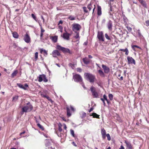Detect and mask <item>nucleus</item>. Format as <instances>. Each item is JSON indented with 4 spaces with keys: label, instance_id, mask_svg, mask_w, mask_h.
I'll list each match as a JSON object with an SVG mask.
<instances>
[{
    "label": "nucleus",
    "instance_id": "b1692460",
    "mask_svg": "<svg viewBox=\"0 0 149 149\" xmlns=\"http://www.w3.org/2000/svg\"><path fill=\"white\" fill-rule=\"evenodd\" d=\"M50 39L52 40L53 42L56 43L57 41L58 36H51L50 37Z\"/></svg>",
    "mask_w": 149,
    "mask_h": 149
},
{
    "label": "nucleus",
    "instance_id": "4468645a",
    "mask_svg": "<svg viewBox=\"0 0 149 149\" xmlns=\"http://www.w3.org/2000/svg\"><path fill=\"white\" fill-rule=\"evenodd\" d=\"M102 67L103 69L104 72L106 74L110 72L109 68L106 65L102 64Z\"/></svg>",
    "mask_w": 149,
    "mask_h": 149
},
{
    "label": "nucleus",
    "instance_id": "7c9ffc66",
    "mask_svg": "<svg viewBox=\"0 0 149 149\" xmlns=\"http://www.w3.org/2000/svg\"><path fill=\"white\" fill-rule=\"evenodd\" d=\"M75 19V17L72 15H70L68 17V19L71 21L74 20Z\"/></svg>",
    "mask_w": 149,
    "mask_h": 149
},
{
    "label": "nucleus",
    "instance_id": "5fc2aeb1",
    "mask_svg": "<svg viewBox=\"0 0 149 149\" xmlns=\"http://www.w3.org/2000/svg\"><path fill=\"white\" fill-rule=\"evenodd\" d=\"M72 144L74 146H75V147H77V144H76V143L74 141H73L72 143Z\"/></svg>",
    "mask_w": 149,
    "mask_h": 149
},
{
    "label": "nucleus",
    "instance_id": "774afa93",
    "mask_svg": "<svg viewBox=\"0 0 149 149\" xmlns=\"http://www.w3.org/2000/svg\"><path fill=\"white\" fill-rule=\"evenodd\" d=\"M116 0H109V1L110 2H113L116 1Z\"/></svg>",
    "mask_w": 149,
    "mask_h": 149
},
{
    "label": "nucleus",
    "instance_id": "0eeeda50",
    "mask_svg": "<svg viewBox=\"0 0 149 149\" xmlns=\"http://www.w3.org/2000/svg\"><path fill=\"white\" fill-rule=\"evenodd\" d=\"M73 79L76 82H82L83 79L81 75L79 74H75L73 75Z\"/></svg>",
    "mask_w": 149,
    "mask_h": 149
},
{
    "label": "nucleus",
    "instance_id": "4be33fe9",
    "mask_svg": "<svg viewBox=\"0 0 149 149\" xmlns=\"http://www.w3.org/2000/svg\"><path fill=\"white\" fill-rule=\"evenodd\" d=\"M84 63L86 64H88L91 62V60L87 57H85L82 59Z\"/></svg>",
    "mask_w": 149,
    "mask_h": 149
},
{
    "label": "nucleus",
    "instance_id": "052dcab7",
    "mask_svg": "<svg viewBox=\"0 0 149 149\" xmlns=\"http://www.w3.org/2000/svg\"><path fill=\"white\" fill-rule=\"evenodd\" d=\"M58 28L61 30H62L63 29V27L61 26V25L59 26Z\"/></svg>",
    "mask_w": 149,
    "mask_h": 149
},
{
    "label": "nucleus",
    "instance_id": "f03ea898",
    "mask_svg": "<svg viewBox=\"0 0 149 149\" xmlns=\"http://www.w3.org/2000/svg\"><path fill=\"white\" fill-rule=\"evenodd\" d=\"M45 145L48 149H55L54 141L52 139H47L45 140Z\"/></svg>",
    "mask_w": 149,
    "mask_h": 149
},
{
    "label": "nucleus",
    "instance_id": "423d86ee",
    "mask_svg": "<svg viewBox=\"0 0 149 149\" xmlns=\"http://www.w3.org/2000/svg\"><path fill=\"white\" fill-rule=\"evenodd\" d=\"M72 30L75 33H77V31H79L81 29V26L77 23H73L72 25Z\"/></svg>",
    "mask_w": 149,
    "mask_h": 149
},
{
    "label": "nucleus",
    "instance_id": "a878e982",
    "mask_svg": "<svg viewBox=\"0 0 149 149\" xmlns=\"http://www.w3.org/2000/svg\"><path fill=\"white\" fill-rule=\"evenodd\" d=\"M123 51L124 52H125V54L126 55H127L129 53V50L127 48H125V49H120L119 50V51Z\"/></svg>",
    "mask_w": 149,
    "mask_h": 149
},
{
    "label": "nucleus",
    "instance_id": "c9c22d12",
    "mask_svg": "<svg viewBox=\"0 0 149 149\" xmlns=\"http://www.w3.org/2000/svg\"><path fill=\"white\" fill-rule=\"evenodd\" d=\"M105 36L106 38L108 40H111V37H109L107 33H105Z\"/></svg>",
    "mask_w": 149,
    "mask_h": 149
},
{
    "label": "nucleus",
    "instance_id": "20e7f679",
    "mask_svg": "<svg viewBox=\"0 0 149 149\" xmlns=\"http://www.w3.org/2000/svg\"><path fill=\"white\" fill-rule=\"evenodd\" d=\"M62 125L61 123L58 125V131H55L56 134L58 135V137H62L65 134V136H66V134L64 133H62Z\"/></svg>",
    "mask_w": 149,
    "mask_h": 149
},
{
    "label": "nucleus",
    "instance_id": "bf43d9fd",
    "mask_svg": "<svg viewBox=\"0 0 149 149\" xmlns=\"http://www.w3.org/2000/svg\"><path fill=\"white\" fill-rule=\"evenodd\" d=\"M118 79L119 80L122 81L123 79V77L122 76H121L120 78H118Z\"/></svg>",
    "mask_w": 149,
    "mask_h": 149
},
{
    "label": "nucleus",
    "instance_id": "0e129e2a",
    "mask_svg": "<svg viewBox=\"0 0 149 149\" xmlns=\"http://www.w3.org/2000/svg\"><path fill=\"white\" fill-rule=\"evenodd\" d=\"M88 57L90 58H93L92 56L91 55H88Z\"/></svg>",
    "mask_w": 149,
    "mask_h": 149
},
{
    "label": "nucleus",
    "instance_id": "e2e57ef3",
    "mask_svg": "<svg viewBox=\"0 0 149 149\" xmlns=\"http://www.w3.org/2000/svg\"><path fill=\"white\" fill-rule=\"evenodd\" d=\"M70 108H71V110L74 111V108L72 106H70Z\"/></svg>",
    "mask_w": 149,
    "mask_h": 149
},
{
    "label": "nucleus",
    "instance_id": "79ce46f5",
    "mask_svg": "<svg viewBox=\"0 0 149 149\" xmlns=\"http://www.w3.org/2000/svg\"><path fill=\"white\" fill-rule=\"evenodd\" d=\"M83 10L85 13H87L88 12V11L86 10V7H83Z\"/></svg>",
    "mask_w": 149,
    "mask_h": 149
},
{
    "label": "nucleus",
    "instance_id": "3c124183",
    "mask_svg": "<svg viewBox=\"0 0 149 149\" xmlns=\"http://www.w3.org/2000/svg\"><path fill=\"white\" fill-rule=\"evenodd\" d=\"M77 72H81V69L79 68H77Z\"/></svg>",
    "mask_w": 149,
    "mask_h": 149
},
{
    "label": "nucleus",
    "instance_id": "f3484780",
    "mask_svg": "<svg viewBox=\"0 0 149 149\" xmlns=\"http://www.w3.org/2000/svg\"><path fill=\"white\" fill-rule=\"evenodd\" d=\"M141 6L145 8H147V5L145 1L143 0H138Z\"/></svg>",
    "mask_w": 149,
    "mask_h": 149
},
{
    "label": "nucleus",
    "instance_id": "ea45409f",
    "mask_svg": "<svg viewBox=\"0 0 149 149\" xmlns=\"http://www.w3.org/2000/svg\"><path fill=\"white\" fill-rule=\"evenodd\" d=\"M106 136H107V140L108 141H110L111 139V138L109 134H107L106 135Z\"/></svg>",
    "mask_w": 149,
    "mask_h": 149
},
{
    "label": "nucleus",
    "instance_id": "a18cd8bd",
    "mask_svg": "<svg viewBox=\"0 0 149 149\" xmlns=\"http://www.w3.org/2000/svg\"><path fill=\"white\" fill-rule=\"evenodd\" d=\"M100 100L102 101L103 105L104 106H106V103L105 102L104 100V99L102 98H101L100 99Z\"/></svg>",
    "mask_w": 149,
    "mask_h": 149
},
{
    "label": "nucleus",
    "instance_id": "72a5a7b5",
    "mask_svg": "<svg viewBox=\"0 0 149 149\" xmlns=\"http://www.w3.org/2000/svg\"><path fill=\"white\" fill-rule=\"evenodd\" d=\"M38 127H39L40 129L42 131H43L44 130V127L39 123H38Z\"/></svg>",
    "mask_w": 149,
    "mask_h": 149
},
{
    "label": "nucleus",
    "instance_id": "a19ab883",
    "mask_svg": "<svg viewBox=\"0 0 149 149\" xmlns=\"http://www.w3.org/2000/svg\"><path fill=\"white\" fill-rule=\"evenodd\" d=\"M17 86L20 88H22L23 86L21 84L17 83Z\"/></svg>",
    "mask_w": 149,
    "mask_h": 149
},
{
    "label": "nucleus",
    "instance_id": "9b49d317",
    "mask_svg": "<svg viewBox=\"0 0 149 149\" xmlns=\"http://www.w3.org/2000/svg\"><path fill=\"white\" fill-rule=\"evenodd\" d=\"M38 81L39 82H41L43 81L44 82H46L48 81V79L45 74L40 75L38 77Z\"/></svg>",
    "mask_w": 149,
    "mask_h": 149
},
{
    "label": "nucleus",
    "instance_id": "49530a36",
    "mask_svg": "<svg viewBox=\"0 0 149 149\" xmlns=\"http://www.w3.org/2000/svg\"><path fill=\"white\" fill-rule=\"evenodd\" d=\"M103 99H104V100H105L106 101H107L108 99H107V96L106 95H103Z\"/></svg>",
    "mask_w": 149,
    "mask_h": 149
},
{
    "label": "nucleus",
    "instance_id": "bb28decb",
    "mask_svg": "<svg viewBox=\"0 0 149 149\" xmlns=\"http://www.w3.org/2000/svg\"><path fill=\"white\" fill-rule=\"evenodd\" d=\"M90 116H92L93 118H97L99 119L100 118L99 117L100 115L97 114L96 113H93L90 114Z\"/></svg>",
    "mask_w": 149,
    "mask_h": 149
},
{
    "label": "nucleus",
    "instance_id": "680f3d73",
    "mask_svg": "<svg viewBox=\"0 0 149 149\" xmlns=\"http://www.w3.org/2000/svg\"><path fill=\"white\" fill-rule=\"evenodd\" d=\"M69 65L71 67L74 66V65L72 64L71 63H69Z\"/></svg>",
    "mask_w": 149,
    "mask_h": 149
},
{
    "label": "nucleus",
    "instance_id": "4c0bfd02",
    "mask_svg": "<svg viewBox=\"0 0 149 149\" xmlns=\"http://www.w3.org/2000/svg\"><path fill=\"white\" fill-rule=\"evenodd\" d=\"M70 131L71 134L73 137H75V134L74 130L72 129H71L70 130Z\"/></svg>",
    "mask_w": 149,
    "mask_h": 149
},
{
    "label": "nucleus",
    "instance_id": "6e6552de",
    "mask_svg": "<svg viewBox=\"0 0 149 149\" xmlns=\"http://www.w3.org/2000/svg\"><path fill=\"white\" fill-rule=\"evenodd\" d=\"M56 49L62 51L64 53H68L70 54H71L69 49L62 47L59 45H57L56 46Z\"/></svg>",
    "mask_w": 149,
    "mask_h": 149
},
{
    "label": "nucleus",
    "instance_id": "2eb2a0df",
    "mask_svg": "<svg viewBox=\"0 0 149 149\" xmlns=\"http://www.w3.org/2000/svg\"><path fill=\"white\" fill-rule=\"evenodd\" d=\"M107 26L109 30L111 31L112 30V28L113 26L112 22L111 20H109L107 22Z\"/></svg>",
    "mask_w": 149,
    "mask_h": 149
},
{
    "label": "nucleus",
    "instance_id": "603ef678",
    "mask_svg": "<svg viewBox=\"0 0 149 149\" xmlns=\"http://www.w3.org/2000/svg\"><path fill=\"white\" fill-rule=\"evenodd\" d=\"M45 31V30L43 29L42 27H41V31L40 32L44 33Z\"/></svg>",
    "mask_w": 149,
    "mask_h": 149
},
{
    "label": "nucleus",
    "instance_id": "8fccbe9b",
    "mask_svg": "<svg viewBox=\"0 0 149 149\" xmlns=\"http://www.w3.org/2000/svg\"><path fill=\"white\" fill-rule=\"evenodd\" d=\"M31 16H32V17L36 21V17L35 16V15L33 14H32Z\"/></svg>",
    "mask_w": 149,
    "mask_h": 149
},
{
    "label": "nucleus",
    "instance_id": "cd10ccee",
    "mask_svg": "<svg viewBox=\"0 0 149 149\" xmlns=\"http://www.w3.org/2000/svg\"><path fill=\"white\" fill-rule=\"evenodd\" d=\"M67 115L68 117H69L71 116L70 109L68 107H66Z\"/></svg>",
    "mask_w": 149,
    "mask_h": 149
},
{
    "label": "nucleus",
    "instance_id": "c03bdc74",
    "mask_svg": "<svg viewBox=\"0 0 149 149\" xmlns=\"http://www.w3.org/2000/svg\"><path fill=\"white\" fill-rule=\"evenodd\" d=\"M43 33L40 32V39L41 40H43Z\"/></svg>",
    "mask_w": 149,
    "mask_h": 149
},
{
    "label": "nucleus",
    "instance_id": "13d9d810",
    "mask_svg": "<svg viewBox=\"0 0 149 149\" xmlns=\"http://www.w3.org/2000/svg\"><path fill=\"white\" fill-rule=\"evenodd\" d=\"M35 57L36 59L37 58V52H36L35 53Z\"/></svg>",
    "mask_w": 149,
    "mask_h": 149
},
{
    "label": "nucleus",
    "instance_id": "2f4dec72",
    "mask_svg": "<svg viewBox=\"0 0 149 149\" xmlns=\"http://www.w3.org/2000/svg\"><path fill=\"white\" fill-rule=\"evenodd\" d=\"M18 73V71L17 70H15L11 74V77L12 78H13Z\"/></svg>",
    "mask_w": 149,
    "mask_h": 149
},
{
    "label": "nucleus",
    "instance_id": "412c9836",
    "mask_svg": "<svg viewBox=\"0 0 149 149\" xmlns=\"http://www.w3.org/2000/svg\"><path fill=\"white\" fill-rule=\"evenodd\" d=\"M24 40L25 42L27 43H29L30 42V38L27 33H26L24 36Z\"/></svg>",
    "mask_w": 149,
    "mask_h": 149
},
{
    "label": "nucleus",
    "instance_id": "393cba45",
    "mask_svg": "<svg viewBox=\"0 0 149 149\" xmlns=\"http://www.w3.org/2000/svg\"><path fill=\"white\" fill-rule=\"evenodd\" d=\"M40 52L41 54H42L45 56H46L47 55V51L43 49H39Z\"/></svg>",
    "mask_w": 149,
    "mask_h": 149
},
{
    "label": "nucleus",
    "instance_id": "69168bd1",
    "mask_svg": "<svg viewBox=\"0 0 149 149\" xmlns=\"http://www.w3.org/2000/svg\"><path fill=\"white\" fill-rule=\"evenodd\" d=\"M119 149H124V148L123 146H121Z\"/></svg>",
    "mask_w": 149,
    "mask_h": 149
},
{
    "label": "nucleus",
    "instance_id": "aec40b11",
    "mask_svg": "<svg viewBox=\"0 0 149 149\" xmlns=\"http://www.w3.org/2000/svg\"><path fill=\"white\" fill-rule=\"evenodd\" d=\"M52 54L53 57H56L60 55V54L57 50H54L52 52Z\"/></svg>",
    "mask_w": 149,
    "mask_h": 149
},
{
    "label": "nucleus",
    "instance_id": "6e6d98bb",
    "mask_svg": "<svg viewBox=\"0 0 149 149\" xmlns=\"http://www.w3.org/2000/svg\"><path fill=\"white\" fill-rule=\"evenodd\" d=\"M94 109V108L93 107H91L90 110L88 111L89 112H91Z\"/></svg>",
    "mask_w": 149,
    "mask_h": 149
},
{
    "label": "nucleus",
    "instance_id": "f704fd0d",
    "mask_svg": "<svg viewBox=\"0 0 149 149\" xmlns=\"http://www.w3.org/2000/svg\"><path fill=\"white\" fill-rule=\"evenodd\" d=\"M18 96H15L13 98L12 101L13 102L16 101L18 99Z\"/></svg>",
    "mask_w": 149,
    "mask_h": 149
},
{
    "label": "nucleus",
    "instance_id": "5701e85b",
    "mask_svg": "<svg viewBox=\"0 0 149 149\" xmlns=\"http://www.w3.org/2000/svg\"><path fill=\"white\" fill-rule=\"evenodd\" d=\"M125 143L126 144L127 147L128 148V149H132V144L130 142L126 140H125Z\"/></svg>",
    "mask_w": 149,
    "mask_h": 149
},
{
    "label": "nucleus",
    "instance_id": "ddd939ff",
    "mask_svg": "<svg viewBox=\"0 0 149 149\" xmlns=\"http://www.w3.org/2000/svg\"><path fill=\"white\" fill-rule=\"evenodd\" d=\"M127 59L128 64H132L133 63L134 65L136 64V62L135 60L132 57L129 56H127Z\"/></svg>",
    "mask_w": 149,
    "mask_h": 149
},
{
    "label": "nucleus",
    "instance_id": "09e8293b",
    "mask_svg": "<svg viewBox=\"0 0 149 149\" xmlns=\"http://www.w3.org/2000/svg\"><path fill=\"white\" fill-rule=\"evenodd\" d=\"M145 23L146 24V25L147 26H149V20H147L145 22Z\"/></svg>",
    "mask_w": 149,
    "mask_h": 149
},
{
    "label": "nucleus",
    "instance_id": "de8ad7c7",
    "mask_svg": "<svg viewBox=\"0 0 149 149\" xmlns=\"http://www.w3.org/2000/svg\"><path fill=\"white\" fill-rule=\"evenodd\" d=\"M127 29L129 31H132V29L130 27L127 26Z\"/></svg>",
    "mask_w": 149,
    "mask_h": 149
},
{
    "label": "nucleus",
    "instance_id": "6ab92c4d",
    "mask_svg": "<svg viewBox=\"0 0 149 149\" xmlns=\"http://www.w3.org/2000/svg\"><path fill=\"white\" fill-rule=\"evenodd\" d=\"M97 14L98 16H100L102 14V8L99 5L97 7Z\"/></svg>",
    "mask_w": 149,
    "mask_h": 149
},
{
    "label": "nucleus",
    "instance_id": "a211bd4d",
    "mask_svg": "<svg viewBox=\"0 0 149 149\" xmlns=\"http://www.w3.org/2000/svg\"><path fill=\"white\" fill-rule=\"evenodd\" d=\"M101 133L102 135V137L103 139H104L106 138V135L107 134H106V131L104 128L101 129Z\"/></svg>",
    "mask_w": 149,
    "mask_h": 149
},
{
    "label": "nucleus",
    "instance_id": "9d476101",
    "mask_svg": "<svg viewBox=\"0 0 149 149\" xmlns=\"http://www.w3.org/2000/svg\"><path fill=\"white\" fill-rule=\"evenodd\" d=\"M39 93L41 97L47 98L49 101L50 102H52V100L51 98L47 95L46 92L44 91L43 92L40 91Z\"/></svg>",
    "mask_w": 149,
    "mask_h": 149
},
{
    "label": "nucleus",
    "instance_id": "f8f14e48",
    "mask_svg": "<svg viewBox=\"0 0 149 149\" xmlns=\"http://www.w3.org/2000/svg\"><path fill=\"white\" fill-rule=\"evenodd\" d=\"M87 8L89 11L91 10L92 8H93L92 14H93L96 8V7L95 4L93 3H90L88 5Z\"/></svg>",
    "mask_w": 149,
    "mask_h": 149
},
{
    "label": "nucleus",
    "instance_id": "473e14b6",
    "mask_svg": "<svg viewBox=\"0 0 149 149\" xmlns=\"http://www.w3.org/2000/svg\"><path fill=\"white\" fill-rule=\"evenodd\" d=\"M132 48L134 51H135V49H134L135 47H136L138 48L139 49H140L142 50V49L141 48V47H139L138 46L136 45H133L132 46Z\"/></svg>",
    "mask_w": 149,
    "mask_h": 149
},
{
    "label": "nucleus",
    "instance_id": "e433bc0d",
    "mask_svg": "<svg viewBox=\"0 0 149 149\" xmlns=\"http://www.w3.org/2000/svg\"><path fill=\"white\" fill-rule=\"evenodd\" d=\"M28 84H24V86H23V88H22V89L26 90L27 89V88L28 87Z\"/></svg>",
    "mask_w": 149,
    "mask_h": 149
},
{
    "label": "nucleus",
    "instance_id": "dca6fc26",
    "mask_svg": "<svg viewBox=\"0 0 149 149\" xmlns=\"http://www.w3.org/2000/svg\"><path fill=\"white\" fill-rule=\"evenodd\" d=\"M70 34L67 32L64 33L63 35V37L65 39L69 40Z\"/></svg>",
    "mask_w": 149,
    "mask_h": 149
},
{
    "label": "nucleus",
    "instance_id": "37998d69",
    "mask_svg": "<svg viewBox=\"0 0 149 149\" xmlns=\"http://www.w3.org/2000/svg\"><path fill=\"white\" fill-rule=\"evenodd\" d=\"M77 33L76 35L75 36V38L76 39H77L79 38V33L78 32H77V33Z\"/></svg>",
    "mask_w": 149,
    "mask_h": 149
},
{
    "label": "nucleus",
    "instance_id": "7ed1b4c3",
    "mask_svg": "<svg viewBox=\"0 0 149 149\" xmlns=\"http://www.w3.org/2000/svg\"><path fill=\"white\" fill-rule=\"evenodd\" d=\"M32 109V106L30 104L29 102H28L27 104V105L23 107L22 108V111L20 113L21 115H23L24 112H27L28 111H31Z\"/></svg>",
    "mask_w": 149,
    "mask_h": 149
},
{
    "label": "nucleus",
    "instance_id": "1a4fd4ad",
    "mask_svg": "<svg viewBox=\"0 0 149 149\" xmlns=\"http://www.w3.org/2000/svg\"><path fill=\"white\" fill-rule=\"evenodd\" d=\"M97 37L99 40L102 42L104 41V38L103 32L102 31H99L98 32Z\"/></svg>",
    "mask_w": 149,
    "mask_h": 149
},
{
    "label": "nucleus",
    "instance_id": "338daca9",
    "mask_svg": "<svg viewBox=\"0 0 149 149\" xmlns=\"http://www.w3.org/2000/svg\"><path fill=\"white\" fill-rule=\"evenodd\" d=\"M106 22V20L105 19H103L102 20V22L103 23H104Z\"/></svg>",
    "mask_w": 149,
    "mask_h": 149
},
{
    "label": "nucleus",
    "instance_id": "58836bf2",
    "mask_svg": "<svg viewBox=\"0 0 149 149\" xmlns=\"http://www.w3.org/2000/svg\"><path fill=\"white\" fill-rule=\"evenodd\" d=\"M109 97L110 100H111L113 98V95L111 94H109L108 95Z\"/></svg>",
    "mask_w": 149,
    "mask_h": 149
},
{
    "label": "nucleus",
    "instance_id": "c85d7f7f",
    "mask_svg": "<svg viewBox=\"0 0 149 149\" xmlns=\"http://www.w3.org/2000/svg\"><path fill=\"white\" fill-rule=\"evenodd\" d=\"M98 72L99 73L100 76L102 77H104L105 76L104 72L102 70H98Z\"/></svg>",
    "mask_w": 149,
    "mask_h": 149
},
{
    "label": "nucleus",
    "instance_id": "39448f33",
    "mask_svg": "<svg viewBox=\"0 0 149 149\" xmlns=\"http://www.w3.org/2000/svg\"><path fill=\"white\" fill-rule=\"evenodd\" d=\"M90 90L93 98H97L99 97L98 93L97 92L96 89L94 87L91 86L90 88Z\"/></svg>",
    "mask_w": 149,
    "mask_h": 149
},
{
    "label": "nucleus",
    "instance_id": "f257e3e1",
    "mask_svg": "<svg viewBox=\"0 0 149 149\" xmlns=\"http://www.w3.org/2000/svg\"><path fill=\"white\" fill-rule=\"evenodd\" d=\"M84 77L86 80L91 83H93L96 79L95 76L89 73H85Z\"/></svg>",
    "mask_w": 149,
    "mask_h": 149
},
{
    "label": "nucleus",
    "instance_id": "4d7b16f0",
    "mask_svg": "<svg viewBox=\"0 0 149 149\" xmlns=\"http://www.w3.org/2000/svg\"><path fill=\"white\" fill-rule=\"evenodd\" d=\"M63 23V22L62 20H60L58 23V25H59L60 24H62Z\"/></svg>",
    "mask_w": 149,
    "mask_h": 149
},
{
    "label": "nucleus",
    "instance_id": "864d4df0",
    "mask_svg": "<svg viewBox=\"0 0 149 149\" xmlns=\"http://www.w3.org/2000/svg\"><path fill=\"white\" fill-rule=\"evenodd\" d=\"M63 128L65 130H66L67 126L65 124H63Z\"/></svg>",
    "mask_w": 149,
    "mask_h": 149
},
{
    "label": "nucleus",
    "instance_id": "c756f323",
    "mask_svg": "<svg viewBox=\"0 0 149 149\" xmlns=\"http://www.w3.org/2000/svg\"><path fill=\"white\" fill-rule=\"evenodd\" d=\"M13 36L14 38H17L18 37V35L17 32H14L12 33Z\"/></svg>",
    "mask_w": 149,
    "mask_h": 149
}]
</instances>
